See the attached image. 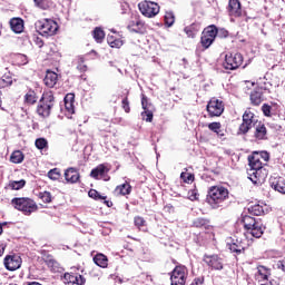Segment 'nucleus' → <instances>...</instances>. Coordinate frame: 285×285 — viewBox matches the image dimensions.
<instances>
[{
    "label": "nucleus",
    "mask_w": 285,
    "mask_h": 285,
    "mask_svg": "<svg viewBox=\"0 0 285 285\" xmlns=\"http://www.w3.org/2000/svg\"><path fill=\"white\" fill-rule=\"evenodd\" d=\"M262 159L268 161V153H263L262 155L255 154L248 157L250 168L248 169L247 175L248 179L255 185L262 184L268 176V171L264 168Z\"/></svg>",
    "instance_id": "1"
},
{
    "label": "nucleus",
    "mask_w": 285,
    "mask_h": 285,
    "mask_svg": "<svg viewBox=\"0 0 285 285\" xmlns=\"http://www.w3.org/2000/svg\"><path fill=\"white\" fill-rule=\"evenodd\" d=\"M228 188L224 186H213L208 190L207 204L214 210L217 208H224V204L228 200Z\"/></svg>",
    "instance_id": "2"
},
{
    "label": "nucleus",
    "mask_w": 285,
    "mask_h": 285,
    "mask_svg": "<svg viewBox=\"0 0 285 285\" xmlns=\"http://www.w3.org/2000/svg\"><path fill=\"white\" fill-rule=\"evenodd\" d=\"M242 222L244 224L246 234L255 237L256 239H259V237L264 235V230H266V227L264 226V223H262V219H257L253 216L244 215Z\"/></svg>",
    "instance_id": "3"
},
{
    "label": "nucleus",
    "mask_w": 285,
    "mask_h": 285,
    "mask_svg": "<svg viewBox=\"0 0 285 285\" xmlns=\"http://www.w3.org/2000/svg\"><path fill=\"white\" fill-rule=\"evenodd\" d=\"M11 206L22 213V215H27L30 217L32 213H37L39 210V206L37 203L28 197H16L11 200Z\"/></svg>",
    "instance_id": "4"
},
{
    "label": "nucleus",
    "mask_w": 285,
    "mask_h": 285,
    "mask_svg": "<svg viewBox=\"0 0 285 285\" xmlns=\"http://www.w3.org/2000/svg\"><path fill=\"white\" fill-rule=\"evenodd\" d=\"M55 104V94H52V91L43 92L37 107L38 115L40 117H50V112H52Z\"/></svg>",
    "instance_id": "5"
},
{
    "label": "nucleus",
    "mask_w": 285,
    "mask_h": 285,
    "mask_svg": "<svg viewBox=\"0 0 285 285\" xmlns=\"http://www.w3.org/2000/svg\"><path fill=\"white\" fill-rule=\"evenodd\" d=\"M36 30L42 37H55L59 30V24L52 19H42L36 22Z\"/></svg>",
    "instance_id": "6"
},
{
    "label": "nucleus",
    "mask_w": 285,
    "mask_h": 285,
    "mask_svg": "<svg viewBox=\"0 0 285 285\" xmlns=\"http://www.w3.org/2000/svg\"><path fill=\"white\" fill-rule=\"evenodd\" d=\"M138 8L142 17H147V19H153L154 17H157L160 10V7L157 2H153L149 0H145L138 3Z\"/></svg>",
    "instance_id": "7"
},
{
    "label": "nucleus",
    "mask_w": 285,
    "mask_h": 285,
    "mask_svg": "<svg viewBox=\"0 0 285 285\" xmlns=\"http://www.w3.org/2000/svg\"><path fill=\"white\" fill-rule=\"evenodd\" d=\"M188 278V268L184 265H178L174 268L170 275L171 285H186Z\"/></svg>",
    "instance_id": "8"
},
{
    "label": "nucleus",
    "mask_w": 285,
    "mask_h": 285,
    "mask_svg": "<svg viewBox=\"0 0 285 285\" xmlns=\"http://www.w3.org/2000/svg\"><path fill=\"white\" fill-rule=\"evenodd\" d=\"M244 63L242 53H227L223 63L225 70H237Z\"/></svg>",
    "instance_id": "9"
},
{
    "label": "nucleus",
    "mask_w": 285,
    "mask_h": 285,
    "mask_svg": "<svg viewBox=\"0 0 285 285\" xmlns=\"http://www.w3.org/2000/svg\"><path fill=\"white\" fill-rule=\"evenodd\" d=\"M216 38H217V27L209 26L205 28L200 37V43L203 48L207 49L209 46H213Z\"/></svg>",
    "instance_id": "10"
},
{
    "label": "nucleus",
    "mask_w": 285,
    "mask_h": 285,
    "mask_svg": "<svg viewBox=\"0 0 285 285\" xmlns=\"http://www.w3.org/2000/svg\"><path fill=\"white\" fill-rule=\"evenodd\" d=\"M253 126H255V114L246 110L243 115V122L238 128V135H246V132H248Z\"/></svg>",
    "instance_id": "11"
},
{
    "label": "nucleus",
    "mask_w": 285,
    "mask_h": 285,
    "mask_svg": "<svg viewBox=\"0 0 285 285\" xmlns=\"http://www.w3.org/2000/svg\"><path fill=\"white\" fill-rule=\"evenodd\" d=\"M207 112L209 117H222L224 112V102L218 99H212L207 104Z\"/></svg>",
    "instance_id": "12"
},
{
    "label": "nucleus",
    "mask_w": 285,
    "mask_h": 285,
    "mask_svg": "<svg viewBox=\"0 0 285 285\" xmlns=\"http://www.w3.org/2000/svg\"><path fill=\"white\" fill-rule=\"evenodd\" d=\"M203 261L213 271H223L224 269V259H222V257H219V255L205 254L203 257Z\"/></svg>",
    "instance_id": "13"
},
{
    "label": "nucleus",
    "mask_w": 285,
    "mask_h": 285,
    "mask_svg": "<svg viewBox=\"0 0 285 285\" xmlns=\"http://www.w3.org/2000/svg\"><path fill=\"white\" fill-rule=\"evenodd\" d=\"M127 29L129 32H136V35H144L146 32V23L141 21L138 17H134L128 26Z\"/></svg>",
    "instance_id": "14"
},
{
    "label": "nucleus",
    "mask_w": 285,
    "mask_h": 285,
    "mask_svg": "<svg viewBox=\"0 0 285 285\" xmlns=\"http://www.w3.org/2000/svg\"><path fill=\"white\" fill-rule=\"evenodd\" d=\"M230 253H235V255H242L248 248V240L244 239H236L232 243L227 244Z\"/></svg>",
    "instance_id": "15"
},
{
    "label": "nucleus",
    "mask_w": 285,
    "mask_h": 285,
    "mask_svg": "<svg viewBox=\"0 0 285 285\" xmlns=\"http://www.w3.org/2000/svg\"><path fill=\"white\" fill-rule=\"evenodd\" d=\"M62 282L67 285H83L86 284V278L81 274L65 273Z\"/></svg>",
    "instance_id": "16"
},
{
    "label": "nucleus",
    "mask_w": 285,
    "mask_h": 285,
    "mask_svg": "<svg viewBox=\"0 0 285 285\" xmlns=\"http://www.w3.org/2000/svg\"><path fill=\"white\" fill-rule=\"evenodd\" d=\"M4 266L7 271H17L21 268V256L9 255L4 257Z\"/></svg>",
    "instance_id": "17"
},
{
    "label": "nucleus",
    "mask_w": 285,
    "mask_h": 285,
    "mask_svg": "<svg viewBox=\"0 0 285 285\" xmlns=\"http://www.w3.org/2000/svg\"><path fill=\"white\" fill-rule=\"evenodd\" d=\"M108 173H110V168L101 164L91 170L90 177H92L94 179H105V181H108V179L105 178Z\"/></svg>",
    "instance_id": "18"
},
{
    "label": "nucleus",
    "mask_w": 285,
    "mask_h": 285,
    "mask_svg": "<svg viewBox=\"0 0 285 285\" xmlns=\"http://www.w3.org/2000/svg\"><path fill=\"white\" fill-rule=\"evenodd\" d=\"M255 126H256L255 132H254L255 139H257L258 141H264L268 139V130L266 129V125L258 122Z\"/></svg>",
    "instance_id": "19"
},
{
    "label": "nucleus",
    "mask_w": 285,
    "mask_h": 285,
    "mask_svg": "<svg viewBox=\"0 0 285 285\" xmlns=\"http://www.w3.org/2000/svg\"><path fill=\"white\" fill-rule=\"evenodd\" d=\"M228 12L230 17H242V2L239 0H229Z\"/></svg>",
    "instance_id": "20"
},
{
    "label": "nucleus",
    "mask_w": 285,
    "mask_h": 285,
    "mask_svg": "<svg viewBox=\"0 0 285 285\" xmlns=\"http://www.w3.org/2000/svg\"><path fill=\"white\" fill-rule=\"evenodd\" d=\"M269 184L274 190L285 195V180L282 177H272Z\"/></svg>",
    "instance_id": "21"
},
{
    "label": "nucleus",
    "mask_w": 285,
    "mask_h": 285,
    "mask_svg": "<svg viewBox=\"0 0 285 285\" xmlns=\"http://www.w3.org/2000/svg\"><path fill=\"white\" fill-rule=\"evenodd\" d=\"M59 80V76L55 71L48 70L46 77L43 79L47 88H55L57 86V81Z\"/></svg>",
    "instance_id": "22"
},
{
    "label": "nucleus",
    "mask_w": 285,
    "mask_h": 285,
    "mask_svg": "<svg viewBox=\"0 0 285 285\" xmlns=\"http://www.w3.org/2000/svg\"><path fill=\"white\" fill-rule=\"evenodd\" d=\"M65 179L69 184H77L79 181V171L75 167H70L65 171Z\"/></svg>",
    "instance_id": "23"
},
{
    "label": "nucleus",
    "mask_w": 285,
    "mask_h": 285,
    "mask_svg": "<svg viewBox=\"0 0 285 285\" xmlns=\"http://www.w3.org/2000/svg\"><path fill=\"white\" fill-rule=\"evenodd\" d=\"M10 27L12 32H16V35H21V32H23V20L21 18H12L10 20Z\"/></svg>",
    "instance_id": "24"
},
{
    "label": "nucleus",
    "mask_w": 285,
    "mask_h": 285,
    "mask_svg": "<svg viewBox=\"0 0 285 285\" xmlns=\"http://www.w3.org/2000/svg\"><path fill=\"white\" fill-rule=\"evenodd\" d=\"M65 109L67 110L68 115H75V95L68 94L65 97Z\"/></svg>",
    "instance_id": "25"
},
{
    "label": "nucleus",
    "mask_w": 285,
    "mask_h": 285,
    "mask_svg": "<svg viewBox=\"0 0 285 285\" xmlns=\"http://www.w3.org/2000/svg\"><path fill=\"white\" fill-rule=\"evenodd\" d=\"M114 193L117 197H119V195H130V193H132V186L128 183H124L122 185L117 186Z\"/></svg>",
    "instance_id": "26"
},
{
    "label": "nucleus",
    "mask_w": 285,
    "mask_h": 285,
    "mask_svg": "<svg viewBox=\"0 0 285 285\" xmlns=\"http://www.w3.org/2000/svg\"><path fill=\"white\" fill-rule=\"evenodd\" d=\"M200 30H202V24H199L198 22H194L190 26L185 28V32L187 37H190L191 39H195V37H197V32H199Z\"/></svg>",
    "instance_id": "27"
},
{
    "label": "nucleus",
    "mask_w": 285,
    "mask_h": 285,
    "mask_svg": "<svg viewBox=\"0 0 285 285\" xmlns=\"http://www.w3.org/2000/svg\"><path fill=\"white\" fill-rule=\"evenodd\" d=\"M257 273L258 282H268V277H271V269L266 268V266L259 265L257 267Z\"/></svg>",
    "instance_id": "28"
},
{
    "label": "nucleus",
    "mask_w": 285,
    "mask_h": 285,
    "mask_svg": "<svg viewBox=\"0 0 285 285\" xmlns=\"http://www.w3.org/2000/svg\"><path fill=\"white\" fill-rule=\"evenodd\" d=\"M45 262L48 268L52 271V273H59V271L61 269V265L59 264V262H57L52 257H47Z\"/></svg>",
    "instance_id": "29"
},
{
    "label": "nucleus",
    "mask_w": 285,
    "mask_h": 285,
    "mask_svg": "<svg viewBox=\"0 0 285 285\" xmlns=\"http://www.w3.org/2000/svg\"><path fill=\"white\" fill-rule=\"evenodd\" d=\"M38 99L39 98L37 97V92H35V90H29L24 95V104H27V106H35Z\"/></svg>",
    "instance_id": "30"
},
{
    "label": "nucleus",
    "mask_w": 285,
    "mask_h": 285,
    "mask_svg": "<svg viewBox=\"0 0 285 285\" xmlns=\"http://www.w3.org/2000/svg\"><path fill=\"white\" fill-rule=\"evenodd\" d=\"M94 262L100 268H107L108 267V257H106V255H104V254H97L94 257Z\"/></svg>",
    "instance_id": "31"
},
{
    "label": "nucleus",
    "mask_w": 285,
    "mask_h": 285,
    "mask_svg": "<svg viewBox=\"0 0 285 285\" xmlns=\"http://www.w3.org/2000/svg\"><path fill=\"white\" fill-rule=\"evenodd\" d=\"M107 42L110 46V48H121L124 46V40L121 38H116L115 36H107Z\"/></svg>",
    "instance_id": "32"
},
{
    "label": "nucleus",
    "mask_w": 285,
    "mask_h": 285,
    "mask_svg": "<svg viewBox=\"0 0 285 285\" xmlns=\"http://www.w3.org/2000/svg\"><path fill=\"white\" fill-rule=\"evenodd\" d=\"M26 158V156L23 155V151L21 150H16L11 154L10 156V161L12 164H22L23 159Z\"/></svg>",
    "instance_id": "33"
},
{
    "label": "nucleus",
    "mask_w": 285,
    "mask_h": 285,
    "mask_svg": "<svg viewBox=\"0 0 285 285\" xmlns=\"http://www.w3.org/2000/svg\"><path fill=\"white\" fill-rule=\"evenodd\" d=\"M249 215H255L256 217H259L261 215H264V206L259 204H255L248 207Z\"/></svg>",
    "instance_id": "34"
},
{
    "label": "nucleus",
    "mask_w": 285,
    "mask_h": 285,
    "mask_svg": "<svg viewBox=\"0 0 285 285\" xmlns=\"http://www.w3.org/2000/svg\"><path fill=\"white\" fill-rule=\"evenodd\" d=\"M250 101L253 106H259L262 101H264V96L262 95V91H252Z\"/></svg>",
    "instance_id": "35"
},
{
    "label": "nucleus",
    "mask_w": 285,
    "mask_h": 285,
    "mask_svg": "<svg viewBox=\"0 0 285 285\" xmlns=\"http://www.w3.org/2000/svg\"><path fill=\"white\" fill-rule=\"evenodd\" d=\"M24 186H26V180L24 179L11 180L9 183V188L11 190H21V188H23Z\"/></svg>",
    "instance_id": "36"
},
{
    "label": "nucleus",
    "mask_w": 285,
    "mask_h": 285,
    "mask_svg": "<svg viewBox=\"0 0 285 285\" xmlns=\"http://www.w3.org/2000/svg\"><path fill=\"white\" fill-rule=\"evenodd\" d=\"M150 282H153V277L146 273H141L136 279L137 285L150 284Z\"/></svg>",
    "instance_id": "37"
},
{
    "label": "nucleus",
    "mask_w": 285,
    "mask_h": 285,
    "mask_svg": "<svg viewBox=\"0 0 285 285\" xmlns=\"http://www.w3.org/2000/svg\"><path fill=\"white\" fill-rule=\"evenodd\" d=\"M105 38H106V33L104 32V30L97 27L94 30V39H96L97 43H101Z\"/></svg>",
    "instance_id": "38"
},
{
    "label": "nucleus",
    "mask_w": 285,
    "mask_h": 285,
    "mask_svg": "<svg viewBox=\"0 0 285 285\" xmlns=\"http://www.w3.org/2000/svg\"><path fill=\"white\" fill-rule=\"evenodd\" d=\"M180 179H183L185 184H193V181H195V175L188 173V169H185V171L180 174Z\"/></svg>",
    "instance_id": "39"
},
{
    "label": "nucleus",
    "mask_w": 285,
    "mask_h": 285,
    "mask_svg": "<svg viewBox=\"0 0 285 285\" xmlns=\"http://www.w3.org/2000/svg\"><path fill=\"white\" fill-rule=\"evenodd\" d=\"M36 148H38V150H47L48 148V140L46 138H38L36 139Z\"/></svg>",
    "instance_id": "40"
},
{
    "label": "nucleus",
    "mask_w": 285,
    "mask_h": 285,
    "mask_svg": "<svg viewBox=\"0 0 285 285\" xmlns=\"http://www.w3.org/2000/svg\"><path fill=\"white\" fill-rule=\"evenodd\" d=\"M48 177H49V179H52V181H57V179H59V177H61V171L59 170V168L50 169L48 171Z\"/></svg>",
    "instance_id": "41"
},
{
    "label": "nucleus",
    "mask_w": 285,
    "mask_h": 285,
    "mask_svg": "<svg viewBox=\"0 0 285 285\" xmlns=\"http://www.w3.org/2000/svg\"><path fill=\"white\" fill-rule=\"evenodd\" d=\"M175 23V13L171 11L165 13V24L170 28Z\"/></svg>",
    "instance_id": "42"
},
{
    "label": "nucleus",
    "mask_w": 285,
    "mask_h": 285,
    "mask_svg": "<svg viewBox=\"0 0 285 285\" xmlns=\"http://www.w3.org/2000/svg\"><path fill=\"white\" fill-rule=\"evenodd\" d=\"M39 197L43 204H50V202H52V194H50V191H40Z\"/></svg>",
    "instance_id": "43"
},
{
    "label": "nucleus",
    "mask_w": 285,
    "mask_h": 285,
    "mask_svg": "<svg viewBox=\"0 0 285 285\" xmlns=\"http://www.w3.org/2000/svg\"><path fill=\"white\" fill-rule=\"evenodd\" d=\"M88 195L91 199H96L97 202L106 199V196H101L96 189H90Z\"/></svg>",
    "instance_id": "44"
},
{
    "label": "nucleus",
    "mask_w": 285,
    "mask_h": 285,
    "mask_svg": "<svg viewBox=\"0 0 285 285\" xmlns=\"http://www.w3.org/2000/svg\"><path fill=\"white\" fill-rule=\"evenodd\" d=\"M194 226L196 228H204V226H208V220L206 218H196L194 220Z\"/></svg>",
    "instance_id": "45"
},
{
    "label": "nucleus",
    "mask_w": 285,
    "mask_h": 285,
    "mask_svg": "<svg viewBox=\"0 0 285 285\" xmlns=\"http://www.w3.org/2000/svg\"><path fill=\"white\" fill-rule=\"evenodd\" d=\"M141 117L144 121L150 122L153 121V111H150L149 109H145L141 112Z\"/></svg>",
    "instance_id": "46"
},
{
    "label": "nucleus",
    "mask_w": 285,
    "mask_h": 285,
    "mask_svg": "<svg viewBox=\"0 0 285 285\" xmlns=\"http://www.w3.org/2000/svg\"><path fill=\"white\" fill-rule=\"evenodd\" d=\"M134 224L137 226V228H141V226H146V219H144L141 216H136L134 218Z\"/></svg>",
    "instance_id": "47"
},
{
    "label": "nucleus",
    "mask_w": 285,
    "mask_h": 285,
    "mask_svg": "<svg viewBox=\"0 0 285 285\" xmlns=\"http://www.w3.org/2000/svg\"><path fill=\"white\" fill-rule=\"evenodd\" d=\"M0 85H2V88H8V86H12V78L3 76L0 80Z\"/></svg>",
    "instance_id": "48"
},
{
    "label": "nucleus",
    "mask_w": 285,
    "mask_h": 285,
    "mask_svg": "<svg viewBox=\"0 0 285 285\" xmlns=\"http://www.w3.org/2000/svg\"><path fill=\"white\" fill-rule=\"evenodd\" d=\"M17 63L18 66H26L28 63V57L26 55H18L17 56Z\"/></svg>",
    "instance_id": "49"
},
{
    "label": "nucleus",
    "mask_w": 285,
    "mask_h": 285,
    "mask_svg": "<svg viewBox=\"0 0 285 285\" xmlns=\"http://www.w3.org/2000/svg\"><path fill=\"white\" fill-rule=\"evenodd\" d=\"M208 128L212 132H217L222 128V122H210Z\"/></svg>",
    "instance_id": "50"
},
{
    "label": "nucleus",
    "mask_w": 285,
    "mask_h": 285,
    "mask_svg": "<svg viewBox=\"0 0 285 285\" xmlns=\"http://www.w3.org/2000/svg\"><path fill=\"white\" fill-rule=\"evenodd\" d=\"M271 110H273V107H271V105L264 104L262 106V111L265 115V117H271Z\"/></svg>",
    "instance_id": "51"
},
{
    "label": "nucleus",
    "mask_w": 285,
    "mask_h": 285,
    "mask_svg": "<svg viewBox=\"0 0 285 285\" xmlns=\"http://www.w3.org/2000/svg\"><path fill=\"white\" fill-rule=\"evenodd\" d=\"M78 61L79 65L77 66V70H79L80 72H86V70H88V67L83 65V58L80 57Z\"/></svg>",
    "instance_id": "52"
},
{
    "label": "nucleus",
    "mask_w": 285,
    "mask_h": 285,
    "mask_svg": "<svg viewBox=\"0 0 285 285\" xmlns=\"http://www.w3.org/2000/svg\"><path fill=\"white\" fill-rule=\"evenodd\" d=\"M122 108L125 112H130V102L128 101V97L122 99Z\"/></svg>",
    "instance_id": "53"
},
{
    "label": "nucleus",
    "mask_w": 285,
    "mask_h": 285,
    "mask_svg": "<svg viewBox=\"0 0 285 285\" xmlns=\"http://www.w3.org/2000/svg\"><path fill=\"white\" fill-rule=\"evenodd\" d=\"M141 107L144 110H148V97L146 95H141Z\"/></svg>",
    "instance_id": "54"
},
{
    "label": "nucleus",
    "mask_w": 285,
    "mask_h": 285,
    "mask_svg": "<svg viewBox=\"0 0 285 285\" xmlns=\"http://www.w3.org/2000/svg\"><path fill=\"white\" fill-rule=\"evenodd\" d=\"M38 8L46 10V6L43 4V0H33Z\"/></svg>",
    "instance_id": "55"
},
{
    "label": "nucleus",
    "mask_w": 285,
    "mask_h": 285,
    "mask_svg": "<svg viewBox=\"0 0 285 285\" xmlns=\"http://www.w3.org/2000/svg\"><path fill=\"white\" fill-rule=\"evenodd\" d=\"M35 43L38 46V48H43V40L41 38L37 37L35 39Z\"/></svg>",
    "instance_id": "56"
},
{
    "label": "nucleus",
    "mask_w": 285,
    "mask_h": 285,
    "mask_svg": "<svg viewBox=\"0 0 285 285\" xmlns=\"http://www.w3.org/2000/svg\"><path fill=\"white\" fill-rule=\"evenodd\" d=\"M217 137H219L220 139H224V137H226V134L224 132V129H219L216 131Z\"/></svg>",
    "instance_id": "57"
},
{
    "label": "nucleus",
    "mask_w": 285,
    "mask_h": 285,
    "mask_svg": "<svg viewBox=\"0 0 285 285\" xmlns=\"http://www.w3.org/2000/svg\"><path fill=\"white\" fill-rule=\"evenodd\" d=\"M277 266H278V268H282V271H285V259L279 261Z\"/></svg>",
    "instance_id": "58"
},
{
    "label": "nucleus",
    "mask_w": 285,
    "mask_h": 285,
    "mask_svg": "<svg viewBox=\"0 0 285 285\" xmlns=\"http://www.w3.org/2000/svg\"><path fill=\"white\" fill-rule=\"evenodd\" d=\"M8 223H0V235L3 234V226H6Z\"/></svg>",
    "instance_id": "59"
},
{
    "label": "nucleus",
    "mask_w": 285,
    "mask_h": 285,
    "mask_svg": "<svg viewBox=\"0 0 285 285\" xmlns=\"http://www.w3.org/2000/svg\"><path fill=\"white\" fill-rule=\"evenodd\" d=\"M4 250H6V247L3 245H0V257L3 256Z\"/></svg>",
    "instance_id": "60"
},
{
    "label": "nucleus",
    "mask_w": 285,
    "mask_h": 285,
    "mask_svg": "<svg viewBox=\"0 0 285 285\" xmlns=\"http://www.w3.org/2000/svg\"><path fill=\"white\" fill-rule=\"evenodd\" d=\"M105 204L108 206V208H111V206H112V202H110V200H105Z\"/></svg>",
    "instance_id": "61"
},
{
    "label": "nucleus",
    "mask_w": 285,
    "mask_h": 285,
    "mask_svg": "<svg viewBox=\"0 0 285 285\" xmlns=\"http://www.w3.org/2000/svg\"><path fill=\"white\" fill-rule=\"evenodd\" d=\"M261 285H273V283L265 281V283L261 284Z\"/></svg>",
    "instance_id": "62"
}]
</instances>
